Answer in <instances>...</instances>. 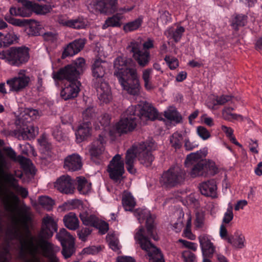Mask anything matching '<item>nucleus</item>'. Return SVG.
I'll use <instances>...</instances> for the list:
<instances>
[{
  "label": "nucleus",
  "mask_w": 262,
  "mask_h": 262,
  "mask_svg": "<svg viewBox=\"0 0 262 262\" xmlns=\"http://www.w3.org/2000/svg\"><path fill=\"white\" fill-rule=\"evenodd\" d=\"M107 63L100 58H96L91 66V70L93 77L100 81H101L105 74L106 68Z\"/></svg>",
  "instance_id": "nucleus-20"
},
{
  "label": "nucleus",
  "mask_w": 262,
  "mask_h": 262,
  "mask_svg": "<svg viewBox=\"0 0 262 262\" xmlns=\"http://www.w3.org/2000/svg\"><path fill=\"white\" fill-rule=\"evenodd\" d=\"M200 190L204 195L215 197L216 194V185L213 180H209L201 183L200 185Z\"/></svg>",
  "instance_id": "nucleus-26"
},
{
  "label": "nucleus",
  "mask_w": 262,
  "mask_h": 262,
  "mask_svg": "<svg viewBox=\"0 0 262 262\" xmlns=\"http://www.w3.org/2000/svg\"><path fill=\"white\" fill-rule=\"evenodd\" d=\"M123 18L124 17L122 14L117 13L113 16L106 19L104 23L103 24L102 28L103 29H105L109 27H120L121 25V21Z\"/></svg>",
  "instance_id": "nucleus-34"
},
{
  "label": "nucleus",
  "mask_w": 262,
  "mask_h": 262,
  "mask_svg": "<svg viewBox=\"0 0 262 262\" xmlns=\"http://www.w3.org/2000/svg\"><path fill=\"white\" fill-rule=\"evenodd\" d=\"M107 171L111 179L116 182L120 181L124 172V162L119 155H116L110 161Z\"/></svg>",
  "instance_id": "nucleus-12"
},
{
  "label": "nucleus",
  "mask_w": 262,
  "mask_h": 262,
  "mask_svg": "<svg viewBox=\"0 0 262 262\" xmlns=\"http://www.w3.org/2000/svg\"><path fill=\"white\" fill-rule=\"evenodd\" d=\"M10 15H6L5 16V20L9 24L13 26L23 27L25 25V21L19 19L14 18Z\"/></svg>",
  "instance_id": "nucleus-56"
},
{
  "label": "nucleus",
  "mask_w": 262,
  "mask_h": 262,
  "mask_svg": "<svg viewBox=\"0 0 262 262\" xmlns=\"http://www.w3.org/2000/svg\"><path fill=\"white\" fill-rule=\"evenodd\" d=\"M30 81V77L27 74L26 71L20 70L17 76L7 81V84L13 91H18L26 87Z\"/></svg>",
  "instance_id": "nucleus-17"
},
{
  "label": "nucleus",
  "mask_w": 262,
  "mask_h": 262,
  "mask_svg": "<svg viewBox=\"0 0 262 262\" xmlns=\"http://www.w3.org/2000/svg\"><path fill=\"white\" fill-rule=\"evenodd\" d=\"M114 66V75L122 89L131 95H137L140 89L139 78L133 60L120 56L115 60Z\"/></svg>",
  "instance_id": "nucleus-5"
},
{
  "label": "nucleus",
  "mask_w": 262,
  "mask_h": 262,
  "mask_svg": "<svg viewBox=\"0 0 262 262\" xmlns=\"http://www.w3.org/2000/svg\"><path fill=\"white\" fill-rule=\"evenodd\" d=\"M106 241L109 247L114 251H119L120 248L119 240L115 233H108L106 236Z\"/></svg>",
  "instance_id": "nucleus-46"
},
{
  "label": "nucleus",
  "mask_w": 262,
  "mask_h": 262,
  "mask_svg": "<svg viewBox=\"0 0 262 262\" xmlns=\"http://www.w3.org/2000/svg\"><path fill=\"white\" fill-rule=\"evenodd\" d=\"M84 40L79 39L70 43L64 49L62 53V58L72 56L77 54L84 47Z\"/></svg>",
  "instance_id": "nucleus-23"
},
{
  "label": "nucleus",
  "mask_w": 262,
  "mask_h": 262,
  "mask_svg": "<svg viewBox=\"0 0 262 262\" xmlns=\"http://www.w3.org/2000/svg\"><path fill=\"white\" fill-rule=\"evenodd\" d=\"M189 132L187 130L181 132H177L172 134L170 138V142L171 145L176 149L179 148L182 145V140L185 138Z\"/></svg>",
  "instance_id": "nucleus-36"
},
{
  "label": "nucleus",
  "mask_w": 262,
  "mask_h": 262,
  "mask_svg": "<svg viewBox=\"0 0 262 262\" xmlns=\"http://www.w3.org/2000/svg\"><path fill=\"white\" fill-rule=\"evenodd\" d=\"M41 24L36 21H31L26 29L27 33L31 36L39 35L42 29Z\"/></svg>",
  "instance_id": "nucleus-39"
},
{
  "label": "nucleus",
  "mask_w": 262,
  "mask_h": 262,
  "mask_svg": "<svg viewBox=\"0 0 262 262\" xmlns=\"http://www.w3.org/2000/svg\"><path fill=\"white\" fill-rule=\"evenodd\" d=\"M142 22L143 17L140 16L135 20L125 24L123 26V30L126 32L136 30L141 26Z\"/></svg>",
  "instance_id": "nucleus-45"
},
{
  "label": "nucleus",
  "mask_w": 262,
  "mask_h": 262,
  "mask_svg": "<svg viewBox=\"0 0 262 262\" xmlns=\"http://www.w3.org/2000/svg\"><path fill=\"white\" fill-rule=\"evenodd\" d=\"M85 66L84 59L83 58H78L74 61L73 64L68 65L58 71L53 72V78L55 80L78 79L79 75L84 70Z\"/></svg>",
  "instance_id": "nucleus-7"
},
{
  "label": "nucleus",
  "mask_w": 262,
  "mask_h": 262,
  "mask_svg": "<svg viewBox=\"0 0 262 262\" xmlns=\"http://www.w3.org/2000/svg\"><path fill=\"white\" fill-rule=\"evenodd\" d=\"M63 220L64 225L70 230H75L79 227V220L74 213L70 212L66 215Z\"/></svg>",
  "instance_id": "nucleus-32"
},
{
  "label": "nucleus",
  "mask_w": 262,
  "mask_h": 262,
  "mask_svg": "<svg viewBox=\"0 0 262 262\" xmlns=\"http://www.w3.org/2000/svg\"><path fill=\"white\" fill-rule=\"evenodd\" d=\"M156 148V145L152 140H148L137 145L133 146L127 151L125 163L127 170L132 174L136 172L134 164L136 158L140 163L145 166H149L154 160L151 151Z\"/></svg>",
  "instance_id": "nucleus-6"
},
{
  "label": "nucleus",
  "mask_w": 262,
  "mask_h": 262,
  "mask_svg": "<svg viewBox=\"0 0 262 262\" xmlns=\"http://www.w3.org/2000/svg\"><path fill=\"white\" fill-rule=\"evenodd\" d=\"M184 178V171L180 166L176 165L163 173L160 182L166 187H173L181 183Z\"/></svg>",
  "instance_id": "nucleus-10"
},
{
  "label": "nucleus",
  "mask_w": 262,
  "mask_h": 262,
  "mask_svg": "<svg viewBox=\"0 0 262 262\" xmlns=\"http://www.w3.org/2000/svg\"><path fill=\"white\" fill-rule=\"evenodd\" d=\"M205 169L206 174L207 173L210 175H214L218 171V168L215 163L211 161H205Z\"/></svg>",
  "instance_id": "nucleus-53"
},
{
  "label": "nucleus",
  "mask_w": 262,
  "mask_h": 262,
  "mask_svg": "<svg viewBox=\"0 0 262 262\" xmlns=\"http://www.w3.org/2000/svg\"><path fill=\"white\" fill-rule=\"evenodd\" d=\"M134 215L140 223L146 219V230L140 227L136 231L134 238L136 243L147 253L149 262H165L163 255L159 249L152 245L149 238L157 240L154 234V219L146 209H138L134 211Z\"/></svg>",
  "instance_id": "nucleus-4"
},
{
  "label": "nucleus",
  "mask_w": 262,
  "mask_h": 262,
  "mask_svg": "<svg viewBox=\"0 0 262 262\" xmlns=\"http://www.w3.org/2000/svg\"><path fill=\"white\" fill-rule=\"evenodd\" d=\"M101 246H90L84 248L81 252L82 254L96 255L102 250Z\"/></svg>",
  "instance_id": "nucleus-52"
},
{
  "label": "nucleus",
  "mask_w": 262,
  "mask_h": 262,
  "mask_svg": "<svg viewBox=\"0 0 262 262\" xmlns=\"http://www.w3.org/2000/svg\"><path fill=\"white\" fill-rule=\"evenodd\" d=\"M164 116L171 122L179 123L181 121L182 118L173 107L170 106L164 112Z\"/></svg>",
  "instance_id": "nucleus-40"
},
{
  "label": "nucleus",
  "mask_w": 262,
  "mask_h": 262,
  "mask_svg": "<svg viewBox=\"0 0 262 262\" xmlns=\"http://www.w3.org/2000/svg\"><path fill=\"white\" fill-rule=\"evenodd\" d=\"M198 146V143L196 142H191L187 137V135L186 136L184 139V146L186 150H190L195 148Z\"/></svg>",
  "instance_id": "nucleus-64"
},
{
  "label": "nucleus",
  "mask_w": 262,
  "mask_h": 262,
  "mask_svg": "<svg viewBox=\"0 0 262 262\" xmlns=\"http://www.w3.org/2000/svg\"><path fill=\"white\" fill-rule=\"evenodd\" d=\"M129 48L133 53V57L140 66L144 67L149 62V52L147 50L141 51L140 43L136 41L132 42L129 46Z\"/></svg>",
  "instance_id": "nucleus-15"
},
{
  "label": "nucleus",
  "mask_w": 262,
  "mask_h": 262,
  "mask_svg": "<svg viewBox=\"0 0 262 262\" xmlns=\"http://www.w3.org/2000/svg\"><path fill=\"white\" fill-rule=\"evenodd\" d=\"M52 8L49 5H39L33 3V12L37 14H46L51 10Z\"/></svg>",
  "instance_id": "nucleus-50"
},
{
  "label": "nucleus",
  "mask_w": 262,
  "mask_h": 262,
  "mask_svg": "<svg viewBox=\"0 0 262 262\" xmlns=\"http://www.w3.org/2000/svg\"><path fill=\"white\" fill-rule=\"evenodd\" d=\"M233 110L234 108L231 107H225L222 111L223 118L230 121L242 119L241 116L232 113Z\"/></svg>",
  "instance_id": "nucleus-47"
},
{
  "label": "nucleus",
  "mask_w": 262,
  "mask_h": 262,
  "mask_svg": "<svg viewBox=\"0 0 262 262\" xmlns=\"http://www.w3.org/2000/svg\"><path fill=\"white\" fill-rule=\"evenodd\" d=\"M89 25V23L86 18L78 17L76 19H71L70 27L76 29H81L86 28Z\"/></svg>",
  "instance_id": "nucleus-43"
},
{
  "label": "nucleus",
  "mask_w": 262,
  "mask_h": 262,
  "mask_svg": "<svg viewBox=\"0 0 262 262\" xmlns=\"http://www.w3.org/2000/svg\"><path fill=\"white\" fill-rule=\"evenodd\" d=\"M39 203L43 208L47 210H51L54 205V201L51 198L47 196H42L39 199Z\"/></svg>",
  "instance_id": "nucleus-49"
},
{
  "label": "nucleus",
  "mask_w": 262,
  "mask_h": 262,
  "mask_svg": "<svg viewBox=\"0 0 262 262\" xmlns=\"http://www.w3.org/2000/svg\"><path fill=\"white\" fill-rule=\"evenodd\" d=\"M190 175L192 177L206 176V170L205 169V161H201L195 164L190 172Z\"/></svg>",
  "instance_id": "nucleus-42"
},
{
  "label": "nucleus",
  "mask_w": 262,
  "mask_h": 262,
  "mask_svg": "<svg viewBox=\"0 0 262 262\" xmlns=\"http://www.w3.org/2000/svg\"><path fill=\"white\" fill-rule=\"evenodd\" d=\"M122 202L125 211H132L136 205L134 197L130 193L128 192H124Z\"/></svg>",
  "instance_id": "nucleus-38"
},
{
  "label": "nucleus",
  "mask_w": 262,
  "mask_h": 262,
  "mask_svg": "<svg viewBox=\"0 0 262 262\" xmlns=\"http://www.w3.org/2000/svg\"><path fill=\"white\" fill-rule=\"evenodd\" d=\"M228 242L234 248L242 249L245 247V238L241 231L237 230L233 236L228 237Z\"/></svg>",
  "instance_id": "nucleus-28"
},
{
  "label": "nucleus",
  "mask_w": 262,
  "mask_h": 262,
  "mask_svg": "<svg viewBox=\"0 0 262 262\" xmlns=\"http://www.w3.org/2000/svg\"><path fill=\"white\" fill-rule=\"evenodd\" d=\"M57 238L61 242V245L67 244V243H71L74 242V238L66 230L62 228L56 235Z\"/></svg>",
  "instance_id": "nucleus-41"
},
{
  "label": "nucleus",
  "mask_w": 262,
  "mask_h": 262,
  "mask_svg": "<svg viewBox=\"0 0 262 262\" xmlns=\"http://www.w3.org/2000/svg\"><path fill=\"white\" fill-rule=\"evenodd\" d=\"M88 7L90 11L94 12L99 11L110 14L117 10V0H95L91 2Z\"/></svg>",
  "instance_id": "nucleus-11"
},
{
  "label": "nucleus",
  "mask_w": 262,
  "mask_h": 262,
  "mask_svg": "<svg viewBox=\"0 0 262 262\" xmlns=\"http://www.w3.org/2000/svg\"><path fill=\"white\" fill-rule=\"evenodd\" d=\"M178 243L182 244V248H186L193 251H195L198 249V245L195 243L190 242L182 239H179Z\"/></svg>",
  "instance_id": "nucleus-60"
},
{
  "label": "nucleus",
  "mask_w": 262,
  "mask_h": 262,
  "mask_svg": "<svg viewBox=\"0 0 262 262\" xmlns=\"http://www.w3.org/2000/svg\"><path fill=\"white\" fill-rule=\"evenodd\" d=\"M77 189L81 194H85L91 190V183L85 178L79 177L77 178Z\"/></svg>",
  "instance_id": "nucleus-37"
},
{
  "label": "nucleus",
  "mask_w": 262,
  "mask_h": 262,
  "mask_svg": "<svg viewBox=\"0 0 262 262\" xmlns=\"http://www.w3.org/2000/svg\"><path fill=\"white\" fill-rule=\"evenodd\" d=\"M185 31L184 27L178 26L176 28L172 27L165 32V35L169 38H172L176 42L179 41Z\"/></svg>",
  "instance_id": "nucleus-33"
},
{
  "label": "nucleus",
  "mask_w": 262,
  "mask_h": 262,
  "mask_svg": "<svg viewBox=\"0 0 262 262\" xmlns=\"http://www.w3.org/2000/svg\"><path fill=\"white\" fill-rule=\"evenodd\" d=\"M158 117L156 109L148 103L140 102L137 105L129 106L122 115L120 120L109 128V134L126 133L136 127L137 120L140 119L143 124L147 120H154Z\"/></svg>",
  "instance_id": "nucleus-3"
},
{
  "label": "nucleus",
  "mask_w": 262,
  "mask_h": 262,
  "mask_svg": "<svg viewBox=\"0 0 262 262\" xmlns=\"http://www.w3.org/2000/svg\"><path fill=\"white\" fill-rule=\"evenodd\" d=\"M54 187L59 192L66 194H72L74 191V181L68 175L59 177L53 183Z\"/></svg>",
  "instance_id": "nucleus-18"
},
{
  "label": "nucleus",
  "mask_w": 262,
  "mask_h": 262,
  "mask_svg": "<svg viewBox=\"0 0 262 262\" xmlns=\"http://www.w3.org/2000/svg\"><path fill=\"white\" fill-rule=\"evenodd\" d=\"M18 39L17 35L15 33L12 28H8V31L5 33L0 32V46H6L13 43Z\"/></svg>",
  "instance_id": "nucleus-27"
},
{
  "label": "nucleus",
  "mask_w": 262,
  "mask_h": 262,
  "mask_svg": "<svg viewBox=\"0 0 262 262\" xmlns=\"http://www.w3.org/2000/svg\"><path fill=\"white\" fill-rule=\"evenodd\" d=\"M196 132L199 136L203 140H206L211 137L209 132L203 126L198 127Z\"/></svg>",
  "instance_id": "nucleus-59"
},
{
  "label": "nucleus",
  "mask_w": 262,
  "mask_h": 262,
  "mask_svg": "<svg viewBox=\"0 0 262 262\" xmlns=\"http://www.w3.org/2000/svg\"><path fill=\"white\" fill-rule=\"evenodd\" d=\"M83 122L81 123L75 132L76 139L77 142H81L90 135L91 123L89 120L95 116V109L88 107L82 113Z\"/></svg>",
  "instance_id": "nucleus-9"
},
{
  "label": "nucleus",
  "mask_w": 262,
  "mask_h": 262,
  "mask_svg": "<svg viewBox=\"0 0 262 262\" xmlns=\"http://www.w3.org/2000/svg\"><path fill=\"white\" fill-rule=\"evenodd\" d=\"M80 218L83 224L86 226H90L98 229L101 234H105L108 229V224L101 220H99L95 215L84 211L80 213Z\"/></svg>",
  "instance_id": "nucleus-13"
},
{
  "label": "nucleus",
  "mask_w": 262,
  "mask_h": 262,
  "mask_svg": "<svg viewBox=\"0 0 262 262\" xmlns=\"http://www.w3.org/2000/svg\"><path fill=\"white\" fill-rule=\"evenodd\" d=\"M191 213L190 211L187 210L186 211V226L184 230L183 234L184 237H187L190 240H194L196 236L191 232Z\"/></svg>",
  "instance_id": "nucleus-35"
},
{
  "label": "nucleus",
  "mask_w": 262,
  "mask_h": 262,
  "mask_svg": "<svg viewBox=\"0 0 262 262\" xmlns=\"http://www.w3.org/2000/svg\"><path fill=\"white\" fill-rule=\"evenodd\" d=\"M91 232L89 228H83L77 231V235L80 240L85 241Z\"/></svg>",
  "instance_id": "nucleus-61"
},
{
  "label": "nucleus",
  "mask_w": 262,
  "mask_h": 262,
  "mask_svg": "<svg viewBox=\"0 0 262 262\" xmlns=\"http://www.w3.org/2000/svg\"><path fill=\"white\" fill-rule=\"evenodd\" d=\"M62 246L63 247L62 251V255L66 258L70 257L73 252L74 242L72 244L71 243H67V244H64Z\"/></svg>",
  "instance_id": "nucleus-55"
},
{
  "label": "nucleus",
  "mask_w": 262,
  "mask_h": 262,
  "mask_svg": "<svg viewBox=\"0 0 262 262\" xmlns=\"http://www.w3.org/2000/svg\"><path fill=\"white\" fill-rule=\"evenodd\" d=\"M233 219V206L231 203L228 204V207L224 213L223 219V224H229Z\"/></svg>",
  "instance_id": "nucleus-51"
},
{
  "label": "nucleus",
  "mask_w": 262,
  "mask_h": 262,
  "mask_svg": "<svg viewBox=\"0 0 262 262\" xmlns=\"http://www.w3.org/2000/svg\"><path fill=\"white\" fill-rule=\"evenodd\" d=\"M97 95L100 101L108 103L112 99V93L108 84L105 82H101L97 88Z\"/></svg>",
  "instance_id": "nucleus-25"
},
{
  "label": "nucleus",
  "mask_w": 262,
  "mask_h": 262,
  "mask_svg": "<svg viewBox=\"0 0 262 262\" xmlns=\"http://www.w3.org/2000/svg\"><path fill=\"white\" fill-rule=\"evenodd\" d=\"M208 153L207 148H204L196 152H192L187 156L185 162L186 167H189L193 164L199 159L205 157Z\"/></svg>",
  "instance_id": "nucleus-29"
},
{
  "label": "nucleus",
  "mask_w": 262,
  "mask_h": 262,
  "mask_svg": "<svg viewBox=\"0 0 262 262\" xmlns=\"http://www.w3.org/2000/svg\"><path fill=\"white\" fill-rule=\"evenodd\" d=\"M246 23V17L244 15H237L233 20L232 25L233 28L237 29L238 26H243Z\"/></svg>",
  "instance_id": "nucleus-57"
},
{
  "label": "nucleus",
  "mask_w": 262,
  "mask_h": 262,
  "mask_svg": "<svg viewBox=\"0 0 262 262\" xmlns=\"http://www.w3.org/2000/svg\"><path fill=\"white\" fill-rule=\"evenodd\" d=\"M82 165L80 156L77 154H73L65 158L63 167L66 170L74 171L80 169Z\"/></svg>",
  "instance_id": "nucleus-22"
},
{
  "label": "nucleus",
  "mask_w": 262,
  "mask_h": 262,
  "mask_svg": "<svg viewBox=\"0 0 262 262\" xmlns=\"http://www.w3.org/2000/svg\"><path fill=\"white\" fill-rule=\"evenodd\" d=\"M67 81L60 91V97L64 100L76 97L80 91V83L76 80L66 79Z\"/></svg>",
  "instance_id": "nucleus-14"
},
{
  "label": "nucleus",
  "mask_w": 262,
  "mask_h": 262,
  "mask_svg": "<svg viewBox=\"0 0 262 262\" xmlns=\"http://www.w3.org/2000/svg\"><path fill=\"white\" fill-rule=\"evenodd\" d=\"M164 60L171 70H174L179 66L178 60L175 57L170 56H166Z\"/></svg>",
  "instance_id": "nucleus-58"
},
{
  "label": "nucleus",
  "mask_w": 262,
  "mask_h": 262,
  "mask_svg": "<svg viewBox=\"0 0 262 262\" xmlns=\"http://www.w3.org/2000/svg\"><path fill=\"white\" fill-rule=\"evenodd\" d=\"M231 99V97L227 95H223L220 97L213 96L208 99L206 104L208 107L213 109L216 105H223Z\"/></svg>",
  "instance_id": "nucleus-31"
},
{
  "label": "nucleus",
  "mask_w": 262,
  "mask_h": 262,
  "mask_svg": "<svg viewBox=\"0 0 262 262\" xmlns=\"http://www.w3.org/2000/svg\"><path fill=\"white\" fill-rule=\"evenodd\" d=\"M40 116V113L35 109L25 108L20 114L19 123L23 124L38 119Z\"/></svg>",
  "instance_id": "nucleus-24"
},
{
  "label": "nucleus",
  "mask_w": 262,
  "mask_h": 262,
  "mask_svg": "<svg viewBox=\"0 0 262 262\" xmlns=\"http://www.w3.org/2000/svg\"><path fill=\"white\" fill-rule=\"evenodd\" d=\"M38 129L37 127L33 126H28L23 128L21 132V136L23 139H31L34 138L37 134Z\"/></svg>",
  "instance_id": "nucleus-44"
},
{
  "label": "nucleus",
  "mask_w": 262,
  "mask_h": 262,
  "mask_svg": "<svg viewBox=\"0 0 262 262\" xmlns=\"http://www.w3.org/2000/svg\"><path fill=\"white\" fill-rule=\"evenodd\" d=\"M81 206V202L80 200L75 199L68 201L63 204L62 205L59 206V209L61 211H65L67 210H72L79 208Z\"/></svg>",
  "instance_id": "nucleus-48"
},
{
  "label": "nucleus",
  "mask_w": 262,
  "mask_h": 262,
  "mask_svg": "<svg viewBox=\"0 0 262 262\" xmlns=\"http://www.w3.org/2000/svg\"><path fill=\"white\" fill-rule=\"evenodd\" d=\"M198 238L202 256L212 257L213 254L215 252L216 247L212 242L213 238L211 236L203 234L200 235Z\"/></svg>",
  "instance_id": "nucleus-19"
},
{
  "label": "nucleus",
  "mask_w": 262,
  "mask_h": 262,
  "mask_svg": "<svg viewBox=\"0 0 262 262\" xmlns=\"http://www.w3.org/2000/svg\"><path fill=\"white\" fill-rule=\"evenodd\" d=\"M3 142L0 140V145ZM11 161L18 162L24 168L28 167L30 161L21 156H17L16 153L11 147H4L0 149V200L4 203L6 209L11 212L13 226L28 215L27 211L16 206L18 198L12 191H14L23 198L28 195L27 190L18 184L14 177L21 178V171H15L14 175L6 173L12 167Z\"/></svg>",
  "instance_id": "nucleus-2"
},
{
  "label": "nucleus",
  "mask_w": 262,
  "mask_h": 262,
  "mask_svg": "<svg viewBox=\"0 0 262 262\" xmlns=\"http://www.w3.org/2000/svg\"><path fill=\"white\" fill-rule=\"evenodd\" d=\"M171 20V18L170 14L167 11L162 12L160 17L158 18V20L159 23H161L162 24H166L170 22Z\"/></svg>",
  "instance_id": "nucleus-62"
},
{
  "label": "nucleus",
  "mask_w": 262,
  "mask_h": 262,
  "mask_svg": "<svg viewBox=\"0 0 262 262\" xmlns=\"http://www.w3.org/2000/svg\"><path fill=\"white\" fill-rule=\"evenodd\" d=\"M29 214L25 215L7 233L11 239H15L18 243L20 257L25 258L26 255L29 254L30 258L26 262H42L39 256L42 254L47 257L50 262H58L55 254L59 251V247L45 240L52 236L53 233L57 231L56 221L52 216H45L43 219L39 237H36L32 236L29 230Z\"/></svg>",
  "instance_id": "nucleus-1"
},
{
  "label": "nucleus",
  "mask_w": 262,
  "mask_h": 262,
  "mask_svg": "<svg viewBox=\"0 0 262 262\" xmlns=\"http://www.w3.org/2000/svg\"><path fill=\"white\" fill-rule=\"evenodd\" d=\"M20 5L17 8L12 7L9 13L14 16L29 17L33 12V3L29 0H17Z\"/></svg>",
  "instance_id": "nucleus-16"
},
{
  "label": "nucleus",
  "mask_w": 262,
  "mask_h": 262,
  "mask_svg": "<svg viewBox=\"0 0 262 262\" xmlns=\"http://www.w3.org/2000/svg\"><path fill=\"white\" fill-rule=\"evenodd\" d=\"M29 58V49L26 47L11 48L0 52V59L17 67L26 63Z\"/></svg>",
  "instance_id": "nucleus-8"
},
{
  "label": "nucleus",
  "mask_w": 262,
  "mask_h": 262,
  "mask_svg": "<svg viewBox=\"0 0 262 262\" xmlns=\"http://www.w3.org/2000/svg\"><path fill=\"white\" fill-rule=\"evenodd\" d=\"M44 39L51 43H54L56 41L58 36L57 34L54 32H48L43 34Z\"/></svg>",
  "instance_id": "nucleus-63"
},
{
  "label": "nucleus",
  "mask_w": 262,
  "mask_h": 262,
  "mask_svg": "<svg viewBox=\"0 0 262 262\" xmlns=\"http://www.w3.org/2000/svg\"><path fill=\"white\" fill-rule=\"evenodd\" d=\"M105 140L102 135H100L99 138L94 141V142L89 145L87 148L92 157V158L99 157L102 154H104L105 148L104 144Z\"/></svg>",
  "instance_id": "nucleus-21"
},
{
  "label": "nucleus",
  "mask_w": 262,
  "mask_h": 262,
  "mask_svg": "<svg viewBox=\"0 0 262 262\" xmlns=\"http://www.w3.org/2000/svg\"><path fill=\"white\" fill-rule=\"evenodd\" d=\"M181 255L184 262H197L196 255L190 251H184Z\"/></svg>",
  "instance_id": "nucleus-54"
},
{
  "label": "nucleus",
  "mask_w": 262,
  "mask_h": 262,
  "mask_svg": "<svg viewBox=\"0 0 262 262\" xmlns=\"http://www.w3.org/2000/svg\"><path fill=\"white\" fill-rule=\"evenodd\" d=\"M177 218L176 221L171 224V229L174 232H180L184 225H186V212L182 210H178L176 212Z\"/></svg>",
  "instance_id": "nucleus-30"
}]
</instances>
